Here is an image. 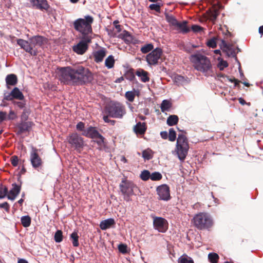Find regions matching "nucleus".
<instances>
[{
	"mask_svg": "<svg viewBox=\"0 0 263 263\" xmlns=\"http://www.w3.org/2000/svg\"><path fill=\"white\" fill-rule=\"evenodd\" d=\"M59 80L66 85H82L92 79V74L88 68L82 65L61 67L59 70Z\"/></svg>",
	"mask_w": 263,
	"mask_h": 263,
	"instance_id": "nucleus-1",
	"label": "nucleus"
},
{
	"mask_svg": "<svg viewBox=\"0 0 263 263\" xmlns=\"http://www.w3.org/2000/svg\"><path fill=\"white\" fill-rule=\"evenodd\" d=\"M190 60L194 68L205 77L212 76L213 73L211 60L206 55L197 52L192 54Z\"/></svg>",
	"mask_w": 263,
	"mask_h": 263,
	"instance_id": "nucleus-2",
	"label": "nucleus"
},
{
	"mask_svg": "<svg viewBox=\"0 0 263 263\" xmlns=\"http://www.w3.org/2000/svg\"><path fill=\"white\" fill-rule=\"evenodd\" d=\"M192 222L199 230H209L214 223L212 216L208 212H199L195 214L192 219Z\"/></svg>",
	"mask_w": 263,
	"mask_h": 263,
	"instance_id": "nucleus-3",
	"label": "nucleus"
},
{
	"mask_svg": "<svg viewBox=\"0 0 263 263\" xmlns=\"http://www.w3.org/2000/svg\"><path fill=\"white\" fill-rule=\"evenodd\" d=\"M93 22L92 16L87 15L84 18H78L73 22V27L76 30L82 34V37L90 36L92 30L91 24Z\"/></svg>",
	"mask_w": 263,
	"mask_h": 263,
	"instance_id": "nucleus-4",
	"label": "nucleus"
},
{
	"mask_svg": "<svg viewBox=\"0 0 263 263\" xmlns=\"http://www.w3.org/2000/svg\"><path fill=\"white\" fill-rule=\"evenodd\" d=\"M189 149V145L186 137L182 134H179L177 139L175 152L181 162H183L186 158Z\"/></svg>",
	"mask_w": 263,
	"mask_h": 263,
	"instance_id": "nucleus-5",
	"label": "nucleus"
},
{
	"mask_svg": "<svg viewBox=\"0 0 263 263\" xmlns=\"http://www.w3.org/2000/svg\"><path fill=\"white\" fill-rule=\"evenodd\" d=\"M105 110L109 117L115 118H122L126 113L125 106L118 102L108 104L105 107Z\"/></svg>",
	"mask_w": 263,
	"mask_h": 263,
	"instance_id": "nucleus-6",
	"label": "nucleus"
},
{
	"mask_svg": "<svg viewBox=\"0 0 263 263\" xmlns=\"http://www.w3.org/2000/svg\"><path fill=\"white\" fill-rule=\"evenodd\" d=\"M119 187L124 199L127 201L131 200L130 196L134 194V189L136 187L134 183L126 179H123L119 185Z\"/></svg>",
	"mask_w": 263,
	"mask_h": 263,
	"instance_id": "nucleus-7",
	"label": "nucleus"
},
{
	"mask_svg": "<svg viewBox=\"0 0 263 263\" xmlns=\"http://www.w3.org/2000/svg\"><path fill=\"white\" fill-rule=\"evenodd\" d=\"M91 36L82 37V40L76 45L73 46V50L79 54H83L88 49V44L91 42Z\"/></svg>",
	"mask_w": 263,
	"mask_h": 263,
	"instance_id": "nucleus-8",
	"label": "nucleus"
},
{
	"mask_svg": "<svg viewBox=\"0 0 263 263\" xmlns=\"http://www.w3.org/2000/svg\"><path fill=\"white\" fill-rule=\"evenodd\" d=\"M30 161L32 167L35 170L41 168L43 165V161L39 155V149L32 146L30 154Z\"/></svg>",
	"mask_w": 263,
	"mask_h": 263,
	"instance_id": "nucleus-9",
	"label": "nucleus"
},
{
	"mask_svg": "<svg viewBox=\"0 0 263 263\" xmlns=\"http://www.w3.org/2000/svg\"><path fill=\"white\" fill-rule=\"evenodd\" d=\"M162 54V50L160 48H156L153 50L146 57V60L149 65H157Z\"/></svg>",
	"mask_w": 263,
	"mask_h": 263,
	"instance_id": "nucleus-10",
	"label": "nucleus"
},
{
	"mask_svg": "<svg viewBox=\"0 0 263 263\" xmlns=\"http://www.w3.org/2000/svg\"><path fill=\"white\" fill-rule=\"evenodd\" d=\"M69 144L72 147L77 150H80L84 146V140L83 138L77 133H73L69 135L67 138Z\"/></svg>",
	"mask_w": 263,
	"mask_h": 263,
	"instance_id": "nucleus-11",
	"label": "nucleus"
},
{
	"mask_svg": "<svg viewBox=\"0 0 263 263\" xmlns=\"http://www.w3.org/2000/svg\"><path fill=\"white\" fill-rule=\"evenodd\" d=\"M157 194L159 200L168 201L171 199L170 190L166 184H162L156 189Z\"/></svg>",
	"mask_w": 263,
	"mask_h": 263,
	"instance_id": "nucleus-12",
	"label": "nucleus"
},
{
	"mask_svg": "<svg viewBox=\"0 0 263 263\" xmlns=\"http://www.w3.org/2000/svg\"><path fill=\"white\" fill-rule=\"evenodd\" d=\"M153 225L156 230L161 233L165 232L168 229V222L167 220L160 217H154Z\"/></svg>",
	"mask_w": 263,
	"mask_h": 263,
	"instance_id": "nucleus-13",
	"label": "nucleus"
},
{
	"mask_svg": "<svg viewBox=\"0 0 263 263\" xmlns=\"http://www.w3.org/2000/svg\"><path fill=\"white\" fill-rule=\"evenodd\" d=\"M17 44L24 49L26 52L29 53L32 56L37 55L38 51L36 49H33L30 42L23 39H19L17 40Z\"/></svg>",
	"mask_w": 263,
	"mask_h": 263,
	"instance_id": "nucleus-14",
	"label": "nucleus"
},
{
	"mask_svg": "<svg viewBox=\"0 0 263 263\" xmlns=\"http://www.w3.org/2000/svg\"><path fill=\"white\" fill-rule=\"evenodd\" d=\"M29 41L33 49H36L37 47L43 48L47 44L48 40L41 35H34L29 38Z\"/></svg>",
	"mask_w": 263,
	"mask_h": 263,
	"instance_id": "nucleus-15",
	"label": "nucleus"
},
{
	"mask_svg": "<svg viewBox=\"0 0 263 263\" xmlns=\"http://www.w3.org/2000/svg\"><path fill=\"white\" fill-rule=\"evenodd\" d=\"M222 8L223 6L220 3L213 5L212 8L207 12L208 18L214 23L220 13V10Z\"/></svg>",
	"mask_w": 263,
	"mask_h": 263,
	"instance_id": "nucleus-16",
	"label": "nucleus"
},
{
	"mask_svg": "<svg viewBox=\"0 0 263 263\" xmlns=\"http://www.w3.org/2000/svg\"><path fill=\"white\" fill-rule=\"evenodd\" d=\"M33 7L41 11H47L50 6L47 0H29Z\"/></svg>",
	"mask_w": 263,
	"mask_h": 263,
	"instance_id": "nucleus-17",
	"label": "nucleus"
},
{
	"mask_svg": "<svg viewBox=\"0 0 263 263\" xmlns=\"http://www.w3.org/2000/svg\"><path fill=\"white\" fill-rule=\"evenodd\" d=\"M14 99L19 100L24 99L23 93L17 87L14 88L8 95L5 97V99L8 101H13Z\"/></svg>",
	"mask_w": 263,
	"mask_h": 263,
	"instance_id": "nucleus-18",
	"label": "nucleus"
},
{
	"mask_svg": "<svg viewBox=\"0 0 263 263\" xmlns=\"http://www.w3.org/2000/svg\"><path fill=\"white\" fill-rule=\"evenodd\" d=\"M21 191V186L16 183L12 184V188L8 193L7 197L11 200H14Z\"/></svg>",
	"mask_w": 263,
	"mask_h": 263,
	"instance_id": "nucleus-19",
	"label": "nucleus"
},
{
	"mask_svg": "<svg viewBox=\"0 0 263 263\" xmlns=\"http://www.w3.org/2000/svg\"><path fill=\"white\" fill-rule=\"evenodd\" d=\"M253 117H250L249 120H248V123L251 125V127L248 128V129H251L252 128L253 129H255L259 124V117L257 113H254L251 111Z\"/></svg>",
	"mask_w": 263,
	"mask_h": 263,
	"instance_id": "nucleus-20",
	"label": "nucleus"
},
{
	"mask_svg": "<svg viewBox=\"0 0 263 263\" xmlns=\"http://www.w3.org/2000/svg\"><path fill=\"white\" fill-rule=\"evenodd\" d=\"M106 50L105 48H101L97 51H95L92 53L94 58V61L97 63L102 62L104 58L106 56Z\"/></svg>",
	"mask_w": 263,
	"mask_h": 263,
	"instance_id": "nucleus-21",
	"label": "nucleus"
},
{
	"mask_svg": "<svg viewBox=\"0 0 263 263\" xmlns=\"http://www.w3.org/2000/svg\"><path fill=\"white\" fill-rule=\"evenodd\" d=\"M100 134L95 127L91 126L84 130L82 133L83 135L92 139H96L98 136H100Z\"/></svg>",
	"mask_w": 263,
	"mask_h": 263,
	"instance_id": "nucleus-22",
	"label": "nucleus"
},
{
	"mask_svg": "<svg viewBox=\"0 0 263 263\" xmlns=\"http://www.w3.org/2000/svg\"><path fill=\"white\" fill-rule=\"evenodd\" d=\"M146 129H147L146 124L144 122L141 123L140 122H139L134 127V131L137 135H144L146 132Z\"/></svg>",
	"mask_w": 263,
	"mask_h": 263,
	"instance_id": "nucleus-23",
	"label": "nucleus"
},
{
	"mask_svg": "<svg viewBox=\"0 0 263 263\" xmlns=\"http://www.w3.org/2000/svg\"><path fill=\"white\" fill-rule=\"evenodd\" d=\"M175 29L183 33H186L190 31L189 28L187 26V22L184 21L182 22H177L174 27Z\"/></svg>",
	"mask_w": 263,
	"mask_h": 263,
	"instance_id": "nucleus-24",
	"label": "nucleus"
},
{
	"mask_svg": "<svg viewBox=\"0 0 263 263\" xmlns=\"http://www.w3.org/2000/svg\"><path fill=\"white\" fill-rule=\"evenodd\" d=\"M115 224V221L113 218H108L101 221L100 228L102 230L108 229Z\"/></svg>",
	"mask_w": 263,
	"mask_h": 263,
	"instance_id": "nucleus-25",
	"label": "nucleus"
},
{
	"mask_svg": "<svg viewBox=\"0 0 263 263\" xmlns=\"http://www.w3.org/2000/svg\"><path fill=\"white\" fill-rule=\"evenodd\" d=\"M136 74L140 78L142 82L146 83L149 81L148 72L143 69H138L136 72Z\"/></svg>",
	"mask_w": 263,
	"mask_h": 263,
	"instance_id": "nucleus-26",
	"label": "nucleus"
},
{
	"mask_svg": "<svg viewBox=\"0 0 263 263\" xmlns=\"http://www.w3.org/2000/svg\"><path fill=\"white\" fill-rule=\"evenodd\" d=\"M140 92L138 90L134 89L132 91H128L125 94V98L130 102H133L134 101L136 96H139Z\"/></svg>",
	"mask_w": 263,
	"mask_h": 263,
	"instance_id": "nucleus-27",
	"label": "nucleus"
},
{
	"mask_svg": "<svg viewBox=\"0 0 263 263\" xmlns=\"http://www.w3.org/2000/svg\"><path fill=\"white\" fill-rule=\"evenodd\" d=\"M120 36L127 44L133 42V36L127 31L124 30L120 34Z\"/></svg>",
	"mask_w": 263,
	"mask_h": 263,
	"instance_id": "nucleus-28",
	"label": "nucleus"
},
{
	"mask_svg": "<svg viewBox=\"0 0 263 263\" xmlns=\"http://www.w3.org/2000/svg\"><path fill=\"white\" fill-rule=\"evenodd\" d=\"M17 77L14 74H8L6 77V82L8 85H15L17 83Z\"/></svg>",
	"mask_w": 263,
	"mask_h": 263,
	"instance_id": "nucleus-29",
	"label": "nucleus"
},
{
	"mask_svg": "<svg viewBox=\"0 0 263 263\" xmlns=\"http://www.w3.org/2000/svg\"><path fill=\"white\" fill-rule=\"evenodd\" d=\"M19 133L20 134L24 133V132L28 131L30 127V123L22 122L18 125Z\"/></svg>",
	"mask_w": 263,
	"mask_h": 263,
	"instance_id": "nucleus-30",
	"label": "nucleus"
},
{
	"mask_svg": "<svg viewBox=\"0 0 263 263\" xmlns=\"http://www.w3.org/2000/svg\"><path fill=\"white\" fill-rule=\"evenodd\" d=\"M154 152L150 148H147L142 152V157L144 160H149L153 157Z\"/></svg>",
	"mask_w": 263,
	"mask_h": 263,
	"instance_id": "nucleus-31",
	"label": "nucleus"
},
{
	"mask_svg": "<svg viewBox=\"0 0 263 263\" xmlns=\"http://www.w3.org/2000/svg\"><path fill=\"white\" fill-rule=\"evenodd\" d=\"M179 119L176 115H171L167 119V124L169 126H174L177 124Z\"/></svg>",
	"mask_w": 263,
	"mask_h": 263,
	"instance_id": "nucleus-32",
	"label": "nucleus"
},
{
	"mask_svg": "<svg viewBox=\"0 0 263 263\" xmlns=\"http://www.w3.org/2000/svg\"><path fill=\"white\" fill-rule=\"evenodd\" d=\"M165 17L167 22L171 25L174 27V26L176 25V23L178 21L173 15H172V14H169L168 13H165Z\"/></svg>",
	"mask_w": 263,
	"mask_h": 263,
	"instance_id": "nucleus-33",
	"label": "nucleus"
},
{
	"mask_svg": "<svg viewBox=\"0 0 263 263\" xmlns=\"http://www.w3.org/2000/svg\"><path fill=\"white\" fill-rule=\"evenodd\" d=\"M115 64V60L112 55L108 56L105 60V65L108 68L110 69L114 67Z\"/></svg>",
	"mask_w": 263,
	"mask_h": 263,
	"instance_id": "nucleus-34",
	"label": "nucleus"
},
{
	"mask_svg": "<svg viewBox=\"0 0 263 263\" xmlns=\"http://www.w3.org/2000/svg\"><path fill=\"white\" fill-rule=\"evenodd\" d=\"M179 263H194V260L187 255L184 254L178 259Z\"/></svg>",
	"mask_w": 263,
	"mask_h": 263,
	"instance_id": "nucleus-35",
	"label": "nucleus"
},
{
	"mask_svg": "<svg viewBox=\"0 0 263 263\" xmlns=\"http://www.w3.org/2000/svg\"><path fill=\"white\" fill-rule=\"evenodd\" d=\"M171 107V103L167 100H164L162 101L161 104V110L162 112H165L169 110Z\"/></svg>",
	"mask_w": 263,
	"mask_h": 263,
	"instance_id": "nucleus-36",
	"label": "nucleus"
},
{
	"mask_svg": "<svg viewBox=\"0 0 263 263\" xmlns=\"http://www.w3.org/2000/svg\"><path fill=\"white\" fill-rule=\"evenodd\" d=\"M21 221L23 226L25 228L28 227L31 224V218L28 215L22 217Z\"/></svg>",
	"mask_w": 263,
	"mask_h": 263,
	"instance_id": "nucleus-37",
	"label": "nucleus"
},
{
	"mask_svg": "<svg viewBox=\"0 0 263 263\" xmlns=\"http://www.w3.org/2000/svg\"><path fill=\"white\" fill-rule=\"evenodd\" d=\"M70 238L72 239V243L74 247H78L79 246V236L77 232H73L70 235Z\"/></svg>",
	"mask_w": 263,
	"mask_h": 263,
	"instance_id": "nucleus-38",
	"label": "nucleus"
},
{
	"mask_svg": "<svg viewBox=\"0 0 263 263\" xmlns=\"http://www.w3.org/2000/svg\"><path fill=\"white\" fill-rule=\"evenodd\" d=\"M223 51H225L229 57H234L235 56V52L231 47L227 45H224Z\"/></svg>",
	"mask_w": 263,
	"mask_h": 263,
	"instance_id": "nucleus-39",
	"label": "nucleus"
},
{
	"mask_svg": "<svg viewBox=\"0 0 263 263\" xmlns=\"http://www.w3.org/2000/svg\"><path fill=\"white\" fill-rule=\"evenodd\" d=\"M154 48V46L152 44H147L141 48V51L143 53H147L152 51Z\"/></svg>",
	"mask_w": 263,
	"mask_h": 263,
	"instance_id": "nucleus-40",
	"label": "nucleus"
},
{
	"mask_svg": "<svg viewBox=\"0 0 263 263\" xmlns=\"http://www.w3.org/2000/svg\"><path fill=\"white\" fill-rule=\"evenodd\" d=\"M12 104L16 107L20 108V109H25V105H26V102L24 100H20V101H16V100H13L12 101Z\"/></svg>",
	"mask_w": 263,
	"mask_h": 263,
	"instance_id": "nucleus-41",
	"label": "nucleus"
},
{
	"mask_svg": "<svg viewBox=\"0 0 263 263\" xmlns=\"http://www.w3.org/2000/svg\"><path fill=\"white\" fill-rule=\"evenodd\" d=\"M208 259L211 263H217L219 256L217 253H210L208 255Z\"/></svg>",
	"mask_w": 263,
	"mask_h": 263,
	"instance_id": "nucleus-42",
	"label": "nucleus"
},
{
	"mask_svg": "<svg viewBox=\"0 0 263 263\" xmlns=\"http://www.w3.org/2000/svg\"><path fill=\"white\" fill-rule=\"evenodd\" d=\"M8 193V188L3 185V184H0V199H3L5 198Z\"/></svg>",
	"mask_w": 263,
	"mask_h": 263,
	"instance_id": "nucleus-43",
	"label": "nucleus"
},
{
	"mask_svg": "<svg viewBox=\"0 0 263 263\" xmlns=\"http://www.w3.org/2000/svg\"><path fill=\"white\" fill-rule=\"evenodd\" d=\"M56 242H60L63 240V232L61 230H58L54 236Z\"/></svg>",
	"mask_w": 263,
	"mask_h": 263,
	"instance_id": "nucleus-44",
	"label": "nucleus"
},
{
	"mask_svg": "<svg viewBox=\"0 0 263 263\" xmlns=\"http://www.w3.org/2000/svg\"><path fill=\"white\" fill-rule=\"evenodd\" d=\"M140 178L144 181H146L149 178L151 179L150 172L147 170H144L142 171L140 175Z\"/></svg>",
	"mask_w": 263,
	"mask_h": 263,
	"instance_id": "nucleus-45",
	"label": "nucleus"
},
{
	"mask_svg": "<svg viewBox=\"0 0 263 263\" xmlns=\"http://www.w3.org/2000/svg\"><path fill=\"white\" fill-rule=\"evenodd\" d=\"M162 176L159 172H155L151 174V179L153 181H158L162 179Z\"/></svg>",
	"mask_w": 263,
	"mask_h": 263,
	"instance_id": "nucleus-46",
	"label": "nucleus"
},
{
	"mask_svg": "<svg viewBox=\"0 0 263 263\" xmlns=\"http://www.w3.org/2000/svg\"><path fill=\"white\" fill-rule=\"evenodd\" d=\"M168 140L170 141L173 142L176 139V133L174 128H171L169 129L168 133Z\"/></svg>",
	"mask_w": 263,
	"mask_h": 263,
	"instance_id": "nucleus-47",
	"label": "nucleus"
},
{
	"mask_svg": "<svg viewBox=\"0 0 263 263\" xmlns=\"http://www.w3.org/2000/svg\"><path fill=\"white\" fill-rule=\"evenodd\" d=\"M162 5L160 3L151 4L149 8L152 10H155L157 12H160V8Z\"/></svg>",
	"mask_w": 263,
	"mask_h": 263,
	"instance_id": "nucleus-48",
	"label": "nucleus"
},
{
	"mask_svg": "<svg viewBox=\"0 0 263 263\" xmlns=\"http://www.w3.org/2000/svg\"><path fill=\"white\" fill-rule=\"evenodd\" d=\"M206 45L208 47L214 48L217 46V43L216 42V39L212 38L209 40L206 43Z\"/></svg>",
	"mask_w": 263,
	"mask_h": 263,
	"instance_id": "nucleus-49",
	"label": "nucleus"
},
{
	"mask_svg": "<svg viewBox=\"0 0 263 263\" xmlns=\"http://www.w3.org/2000/svg\"><path fill=\"white\" fill-rule=\"evenodd\" d=\"M228 64L227 61L221 60L217 65L218 68L220 70H222L224 68L228 67Z\"/></svg>",
	"mask_w": 263,
	"mask_h": 263,
	"instance_id": "nucleus-50",
	"label": "nucleus"
},
{
	"mask_svg": "<svg viewBox=\"0 0 263 263\" xmlns=\"http://www.w3.org/2000/svg\"><path fill=\"white\" fill-rule=\"evenodd\" d=\"M127 245L125 244L121 243L118 246V250L119 252L123 254H125L127 252Z\"/></svg>",
	"mask_w": 263,
	"mask_h": 263,
	"instance_id": "nucleus-51",
	"label": "nucleus"
},
{
	"mask_svg": "<svg viewBox=\"0 0 263 263\" xmlns=\"http://www.w3.org/2000/svg\"><path fill=\"white\" fill-rule=\"evenodd\" d=\"M11 162L13 166H16L18 163V158L16 156H13L11 158Z\"/></svg>",
	"mask_w": 263,
	"mask_h": 263,
	"instance_id": "nucleus-52",
	"label": "nucleus"
},
{
	"mask_svg": "<svg viewBox=\"0 0 263 263\" xmlns=\"http://www.w3.org/2000/svg\"><path fill=\"white\" fill-rule=\"evenodd\" d=\"M96 139H97V140L96 141V142L99 145L102 146L103 145L104 143V138L101 134H100V136H98Z\"/></svg>",
	"mask_w": 263,
	"mask_h": 263,
	"instance_id": "nucleus-53",
	"label": "nucleus"
},
{
	"mask_svg": "<svg viewBox=\"0 0 263 263\" xmlns=\"http://www.w3.org/2000/svg\"><path fill=\"white\" fill-rule=\"evenodd\" d=\"M22 120L26 121L28 118V112L26 108L24 109L22 114L21 116Z\"/></svg>",
	"mask_w": 263,
	"mask_h": 263,
	"instance_id": "nucleus-54",
	"label": "nucleus"
},
{
	"mask_svg": "<svg viewBox=\"0 0 263 263\" xmlns=\"http://www.w3.org/2000/svg\"><path fill=\"white\" fill-rule=\"evenodd\" d=\"M8 119V116L6 112L0 111V122Z\"/></svg>",
	"mask_w": 263,
	"mask_h": 263,
	"instance_id": "nucleus-55",
	"label": "nucleus"
},
{
	"mask_svg": "<svg viewBox=\"0 0 263 263\" xmlns=\"http://www.w3.org/2000/svg\"><path fill=\"white\" fill-rule=\"evenodd\" d=\"M17 116L15 112L12 110H10L8 115V120H14L16 118Z\"/></svg>",
	"mask_w": 263,
	"mask_h": 263,
	"instance_id": "nucleus-56",
	"label": "nucleus"
},
{
	"mask_svg": "<svg viewBox=\"0 0 263 263\" xmlns=\"http://www.w3.org/2000/svg\"><path fill=\"white\" fill-rule=\"evenodd\" d=\"M108 117H109L108 116V114L107 115L103 116V119L104 122L106 123H110L111 125H114L116 123V121L109 119Z\"/></svg>",
	"mask_w": 263,
	"mask_h": 263,
	"instance_id": "nucleus-57",
	"label": "nucleus"
},
{
	"mask_svg": "<svg viewBox=\"0 0 263 263\" xmlns=\"http://www.w3.org/2000/svg\"><path fill=\"white\" fill-rule=\"evenodd\" d=\"M84 127H85V124L84 123H83L82 122H79L76 126V128L78 130H80V131H81L83 132H84V130H85Z\"/></svg>",
	"mask_w": 263,
	"mask_h": 263,
	"instance_id": "nucleus-58",
	"label": "nucleus"
},
{
	"mask_svg": "<svg viewBox=\"0 0 263 263\" xmlns=\"http://www.w3.org/2000/svg\"><path fill=\"white\" fill-rule=\"evenodd\" d=\"M119 22L118 20H116L113 22V24L114 25L117 32H120L121 31V26L119 24Z\"/></svg>",
	"mask_w": 263,
	"mask_h": 263,
	"instance_id": "nucleus-59",
	"label": "nucleus"
},
{
	"mask_svg": "<svg viewBox=\"0 0 263 263\" xmlns=\"http://www.w3.org/2000/svg\"><path fill=\"white\" fill-rule=\"evenodd\" d=\"M0 208L4 209L7 212H8L10 209V206L8 202H5L0 204Z\"/></svg>",
	"mask_w": 263,
	"mask_h": 263,
	"instance_id": "nucleus-60",
	"label": "nucleus"
},
{
	"mask_svg": "<svg viewBox=\"0 0 263 263\" xmlns=\"http://www.w3.org/2000/svg\"><path fill=\"white\" fill-rule=\"evenodd\" d=\"M192 29L194 32H197L202 30V28L199 25H194L192 26Z\"/></svg>",
	"mask_w": 263,
	"mask_h": 263,
	"instance_id": "nucleus-61",
	"label": "nucleus"
},
{
	"mask_svg": "<svg viewBox=\"0 0 263 263\" xmlns=\"http://www.w3.org/2000/svg\"><path fill=\"white\" fill-rule=\"evenodd\" d=\"M126 77L130 81H133L135 79V76L133 72H128L126 75Z\"/></svg>",
	"mask_w": 263,
	"mask_h": 263,
	"instance_id": "nucleus-62",
	"label": "nucleus"
},
{
	"mask_svg": "<svg viewBox=\"0 0 263 263\" xmlns=\"http://www.w3.org/2000/svg\"><path fill=\"white\" fill-rule=\"evenodd\" d=\"M160 135L162 138H163V139H166L167 138H168V133L166 131L161 132L160 133Z\"/></svg>",
	"mask_w": 263,
	"mask_h": 263,
	"instance_id": "nucleus-63",
	"label": "nucleus"
},
{
	"mask_svg": "<svg viewBox=\"0 0 263 263\" xmlns=\"http://www.w3.org/2000/svg\"><path fill=\"white\" fill-rule=\"evenodd\" d=\"M18 263H28V261L24 259H19L18 260Z\"/></svg>",
	"mask_w": 263,
	"mask_h": 263,
	"instance_id": "nucleus-64",
	"label": "nucleus"
}]
</instances>
